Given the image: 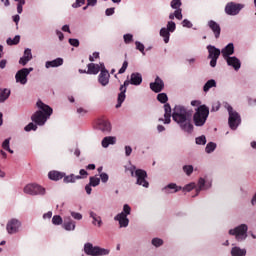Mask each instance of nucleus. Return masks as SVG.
<instances>
[{"label":"nucleus","instance_id":"nucleus-49","mask_svg":"<svg viewBox=\"0 0 256 256\" xmlns=\"http://www.w3.org/2000/svg\"><path fill=\"white\" fill-rule=\"evenodd\" d=\"M127 67H129V62L124 61L122 64V67L118 71L119 75H122V73H125V71H127Z\"/></svg>","mask_w":256,"mask_h":256},{"label":"nucleus","instance_id":"nucleus-30","mask_svg":"<svg viewBox=\"0 0 256 256\" xmlns=\"http://www.w3.org/2000/svg\"><path fill=\"white\" fill-rule=\"evenodd\" d=\"M76 223L73 220H69V221H65L62 224L63 229H65V231H75L76 228Z\"/></svg>","mask_w":256,"mask_h":256},{"label":"nucleus","instance_id":"nucleus-45","mask_svg":"<svg viewBox=\"0 0 256 256\" xmlns=\"http://www.w3.org/2000/svg\"><path fill=\"white\" fill-rule=\"evenodd\" d=\"M135 45H136V49L138 51H140V53H142V55H145V45H143V43H141L139 41H136Z\"/></svg>","mask_w":256,"mask_h":256},{"label":"nucleus","instance_id":"nucleus-27","mask_svg":"<svg viewBox=\"0 0 256 256\" xmlns=\"http://www.w3.org/2000/svg\"><path fill=\"white\" fill-rule=\"evenodd\" d=\"M61 65H63V58H56L45 63L46 69H51V67H61Z\"/></svg>","mask_w":256,"mask_h":256},{"label":"nucleus","instance_id":"nucleus-56","mask_svg":"<svg viewBox=\"0 0 256 256\" xmlns=\"http://www.w3.org/2000/svg\"><path fill=\"white\" fill-rule=\"evenodd\" d=\"M68 41L72 47H79V39L70 38Z\"/></svg>","mask_w":256,"mask_h":256},{"label":"nucleus","instance_id":"nucleus-22","mask_svg":"<svg viewBox=\"0 0 256 256\" xmlns=\"http://www.w3.org/2000/svg\"><path fill=\"white\" fill-rule=\"evenodd\" d=\"M181 189H183V187L177 186V184H175V183H170L167 186H165L162 189V191H164V193H166V195H169V193H177V192L181 191Z\"/></svg>","mask_w":256,"mask_h":256},{"label":"nucleus","instance_id":"nucleus-9","mask_svg":"<svg viewBox=\"0 0 256 256\" xmlns=\"http://www.w3.org/2000/svg\"><path fill=\"white\" fill-rule=\"evenodd\" d=\"M175 29H177V25L173 21H168L166 28L160 29V37H163L164 43H169L171 33H175Z\"/></svg>","mask_w":256,"mask_h":256},{"label":"nucleus","instance_id":"nucleus-61","mask_svg":"<svg viewBox=\"0 0 256 256\" xmlns=\"http://www.w3.org/2000/svg\"><path fill=\"white\" fill-rule=\"evenodd\" d=\"M133 153V148L131 146H125V155L126 157H129Z\"/></svg>","mask_w":256,"mask_h":256},{"label":"nucleus","instance_id":"nucleus-39","mask_svg":"<svg viewBox=\"0 0 256 256\" xmlns=\"http://www.w3.org/2000/svg\"><path fill=\"white\" fill-rule=\"evenodd\" d=\"M196 145H206L207 144V138L205 135L199 136L195 139Z\"/></svg>","mask_w":256,"mask_h":256},{"label":"nucleus","instance_id":"nucleus-2","mask_svg":"<svg viewBox=\"0 0 256 256\" xmlns=\"http://www.w3.org/2000/svg\"><path fill=\"white\" fill-rule=\"evenodd\" d=\"M38 109V111H36L32 116H31V120L33 121V123H35L36 125H39L40 127L45 125V123H47V119H49L51 117V115H53V108H51L49 105L43 103V101L39 100L36 103Z\"/></svg>","mask_w":256,"mask_h":256},{"label":"nucleus","instance_id":"nucleus-4","mask_svg":"<svg viewBox=\"0 0 256 256\" xmlns=\"http://www.w3.org/2000/svg\"><path fill=\"white\" fill-rule=\"evenodd\" d=\"M209 117V107L206 105H201L197 108L193 116L194 125L196 127H203L207 123V118Z\"/></svg>","mask_w":256,"mask_h":256},{"label":"nucleus","instance_id":"nucleus-50","mask_svg":"<svg viewBox=\"0 0 256 256\" xmlns=\"http://www.w3.org/2000/svg\"><path fill=\"white\" fill-rule=\"evenodd\" d=\"M23 57H25V58H27V59H30V61H31V59H33V54L31 53V49L26 48V49L24 50V55H23Z\"/></svg>","mask_w":256,"mask_h":256},{"label":"nucleus","instance_id":"nucleus-36","mask_svg":"<svg viewBox=\"0 0 256 256\" xmlns=\"http://www.w3.org/2000/svg\"><path fill=\"white\" fill-rule=\"evenodd\" d=\"M99 183H101V178H97L95 176L90 177L89 185L91 187H97L99 185Z\"/></svg>","mask_w":256,"mask_h":256},{"label":"nucleus","instance_id":"nucleus-11","mask_svg":"<svg viewBox=\"0 0 256 256\" xmlns=\"http://www.w3.org/2000/svg\"><path fill=\"white\" fill-rule=\"evenodd\" d=\"M33 71V67L30 68H22L17 71L15 75L16 83H20V85H27V77Z\"/></svg>","mask_w":256,"mask_h":256},{"label":"nucleus","instance_id":"nucleus-58","mask_svg":"<svg viewBox=\"0 0 256 256\" xmlns=\"http://www.w3.org/2000/svg\"><path fill=\"white\" fill-rule=\"evenodd\" d=\"M123 37H124V42L126 44H129L130 42L133 41V36L131 34H125Z\"/></svg>","mask_w":256,"mask_h":256},{"label":"nucleus","instance_id":"nucleus-31","mask_svg":"<svg viewBox=\"0 0 256 256\" xmlns=\"http://www.w3.org/2000/svg\"><path fill=\"white\" fill-rule=\"evenodd\" d=\"M213 87H217V82L215 79L208 80L203 86L204 93H208V91L213 89Z\"/></svg>","mask_w":256,"mask_h":256},{"label":"nucleus","instance_id":"nucleus-33","mask_svg":"<svg viewBox=\"0 0 256 256\" xmlns=\"http://www.w3.org/2000/svg\"><path fill=\"white\" fill-rule=\"evenodd\" d=\"M11 95V90L9 89H3L0 92V103H5L9 99V96Z\"/></svg>","mask_w":256,"mask_h":256},{"label":"nucleus","instance_id":"nucleus-20","mask_svg":"<svg viewBox=\"0 0 256 256\" xmlns=\"http://www.w3.org/2000/svg\"><path fill=\"white\" fill-rule=\"evenodd\" d=\"M114 220L119 222L120 227H129V218H127V214L123 212L117 214Z\"/></svg>","mask_w":256,"mask_h":256},{"label":"nucleus","instance_id":"nucleus-12","mask_svg":"<svg viewBox=\"0 0 256 256\" xmlns=\"http://www.w3.org/2000/svg\"><path fill=\"white\" fill-rule=\"evenodd\" d=\"M243 7H245V5L235 3V2H229L225 6V13L226 15L235 17V15H239V13H241V10L243 9Z\"/></svg>","mask_w":256,"mask_h":256},{"label":"nucleus","instance_id":"nucleus-3","mask_svg":"<svg viewBox=\"0 0 256 256\" xmlns=\"http://www.w3.org/2000/svg\"><path fill=\"white\" fill-rule=\"evenodd\" d=\"M143 83V76L139 72H134L130 75V80H126L124 82V85L120 86V93L118 94L116 109H119L121 105H123V102L125 101V93H127V87L129 85H135L139 86Z\"/></svg>","mask_w":256,"mask_h":256},{"label":"nucleus","instance_id":"nucleus-10","mask_svg":"<svg viewBox=\"0 0 256 256\" xmlns=\"http://www.w3.org/2000/svg\"><path fill=\"white\" fill-rule=\"evenodd\" d=\"M208 59L210 61V67H217V59H219L221 55V50L213 45H208Z\"/></svg>","mask_w":256,"mask_h":256},{"label":"nucleus","instance_id":"nucleus-57","mask_svg":"<svg viewBox=\"0 0 256 256\" xmlns=\"http://www.w3.org/2000/svg\"><path fill=\"white\" fill-rule=\"evenodd\" d=\"M100 179L102 181V183H107V181H109V175L105 172L100 174Z\"/></svg>","mask_w":256,"mask_h":256},{"label":"nucleus","instance_id":"nucleus-55","mask_svg":"<svg viewBox=\"0 0 256 256\" xmlns=\"http://www.w3.org/2000/svg\"><path fill=\"white\" fill-rule=\"evenodd\" d=\"M23 5H25V1L18 2L17 4V13H19V15L23 13Z\"/></svg>","mask_w":256,"mask_h":256},{"label":"nucleus","instance_id":"nucleus-41","mask_svg":"<svg viewBox=\"0 0 256 256\" xmlns=\"http://www.w3.org/2000/svg\"><path fill=\"white\" fill-rule=\"evenodd\" d=\"M157 99L160 103H167V101H169V97H167L165 93L158 94Z\"/></svg>","mask_w":256,"mask_h":256},{"label":"nucleus","instance_id":"nucleus-26","mask_svg":"<svg viewBox=\"0 0 256 256\" xmlns=\"http://www.w3.org/2000/svg\"><path fill=\"white\" fill-rule=\"evenodd\" d=\"M117 143V138L113 136H106L102 139V147L107 149L109 145H115Z\"/></svg>","mask_w":256,"mask_h":256},{"label":"nucleus","instance_id":"nucleus-35","mask_svg":"<svg viewBox=\"0 0 256 256\" xmlns=\"http://www.w3.org/2000/svg\"><path fill=\"white\" fill-rule=\"evenodd\" d=\"M21 41V36L16 35L14 38H8L6 40L7 45H19V42Z\"/></svg>","mask_w":256,"mask_h":256},{"label":"nucleus","instance_id":"nucleus-8","mask_svg":"<svg viewBox=\"0 0 256 256\" xmlns=\"http://www.w3.org/2000/svg\"><path fill=\"white\" fill-rule=\"evenodd\" d=\"M132 177H136V184L145 187L146 189L149 188V182L147 181V171L143 169H137L135 172L131 171Z\"/></svg>","mask_w":256,"mask_h":256},{"label":"nucleus","instance_id":"nucleus-19","mask_svg":"<svg viewBox=\"0 0 256 256\" xmlns=\"http://www.w3.org/2000/svg\"><path fill=\"white\" fill-rule=\"evenodd\" d=\"M89 217L94 227H103V219L96 212L89 211Z\"/></svg>","mask_w":256,"mask_h":256},{"label":"nucleus","instance_id":"nucleus-63","mask_svg":"<svg viewBox=\"0 0 256 256\" xmlns=\"http://www.w3.org/2000/svg\"><path fill=\"white\" fill-rule=\"evenodd\" d=\"M97 5V0H87V7H95Z\"/></svg>","mask_w":256,"mask_h":256},{"label":"nucleus","instance_id":"nucleus-29","mask_svg":"<svg viewBox=\"0 0 256 256\" xmlns=\"http://www.w3.org/2000/svg\"><path fill=\"white\" fill-rule=\"evenodd\" d=\"M231 255L232 256H246L247 255V249L241 248L239 246H234L231 249Z\"/></svg>","mask_w":256,"mask_h":256},{"label":"nucleus","instance_id":"nucleus-60","mask_svg":"<svg viewBox=\"0 0 256 256\" xmlns=\"http://www.w3.org/2000/svg\"><path fill=\"white\" fill-rule=\"evenodd\" d=\"M114 14H115V8H108L105 11L106 17H111V15H114Z\"/></svg>","mask_w":256,"mask_h":256},{"label":"nucleus","instance_id":"nucleus-25","mask_svg":"<svg viewBox=\"0 0 256 256\" xmlns=\"http://www.w3.org/2000/svg\"><path fill=\"white\" fill-rule=\"evenodd\" d=\"M164 124L169 125L171 123V105L169 103L164 104Z\"/></svg>","mask_w":256,"mask_h":256},{"label":"nucleus","instance_id":"nucleus-40","mask_svg":"<svg viewBox=\"0 0 256 256\" xmlns=\"http://www.w3.org/2000/svg\"><path fill=\"white\" fill-rule=\"evenodd\" d=\"M9 139H5L4 142L2 143V149H4L5 151H8V153L13 154V150L10 148L9 146Z\"/></svg>","mask_w":256,"mask_h":256},{"label":"nucleus","instance_id":"nucleus-44","mask_svg":"<svg viewBox=\"0 0 256 256\" xmlns=\"http://www.w3.org/2000/svg\"><path fill=\"white\" fill-rule=\"evenodd\" d=\"M175 19H178V21H181L183 19V10L182 9H176L174 12Z\"/></svg>","mask_w":256,"mask_h":256},{"label":"nucleus","instance_id":"nucleus-1","mask_svg":"<svg viewBox=\"0 0 256 256\" xmlns=\"http://www.w3.org/2000/svg\"><path fill=\"white\" fill-rule=\"evenodd\" d=\"M172 119L179 125L180 129L185 133H193V125L191 123V113L184 106L177 105L173 109Z\"/></svg>","mask_w":256,"mask_h":256},{"label":"nucleus","instance_id":"nucleus-48","mask_svg":"<svg viewBox=\"0 0 256 256\" xmlns=\"http://www.w3.org/2000/svg\"><path fill=\"white\" fill-rule=\"evenodd\" d=\"M152 245H154V247H161V245H163V239H160V238L152 239Z\"/></svg>","mask_w":256,"mask_h":256},{"label":"nucleus","instance_id":"nucleus-5","mask_svg":"<svg viewBox=\"0 0 256 256\" xmlns=\"http://www.w3.org/2000/svg\"><path fill=\"white\" fill-rule=\"evenodd\" d=\"M225 108L227 109L229 113V118H228V125L230 129L235 131L239 125H241V115L237 113V111L233 110V107L229 104L225 105Z\"/></svg>","mask_w":256,"mask_h":256},{"label":"nucleus","instance_id":"nucleus-53","mask_svg":"<svg viewBox=\"0 0 256 256\" xmlns=\"http://www.w3.org/2000/svg\"><path fill=\"white\" fill-rule=\"evenodd\" d=\"M182 26L186 27L187 29H191V27H193V23H191V21L184 19L182 21Z\"/></svg>","mask_w":256,"mask_h":256},{"label":"nucleus","instance_id":"nucleus-47","mask_svg":"<svg viewBox=\"0 0 256 256\" xmlns=\"http://www.w3.org/2000/svg\"><path fill=\"white\" fill-rule=\"evenodd\" d=\"M183 171L186 173V175H191L193 173V165H185L183 166Z\"/></svg>","mask_w":256,"mask_h":256},{"label":"nucleus","instance_id":"nucleus-21","mask_svg":"<svg viewBox=\"0 0 256 256\" xmlns=\"http://www.w3.org/2000/svg\"><path fill=\"white\" fill-rule=\"evenodd\" d=\"M222 56L224 59H228V57H231L235 53V46L233 43H229L225 48L221 50Z\"/></svg>","mask_w":256,"mask_h":256},{"label":"nucleus","instance_id":"nucleus-18","mask_svg":"<svg viewBox=\"0 0 256 256\" xmlns=\"http://www.w3.org/2000/svg\"><path fill=\"white\" fill-rule=\"evenodd\" d=\"M225 61L227 65H229V67H233L235 71H239V69H241V60H239V58L232 56L226 58Z\"/></svg>","mask_w":256,"mask_h":256},{"label":"nucleus","instance_id":"nucleus-64","mask_svg":"<svg viewBox=\"0 0 256 256\" xmlns=\"http://www.w3.org/2000/svg\"><path fill=\"white\" fill-rule=\"evenodd\" d=\"M95 59H99V52H94L92 56L89 57V61H95Z\"/></svg>","mask_w":256,"mask_h":256},{"label":"nucleus","instance_id":"nucleus-52","mask_svg":"<svg viewBox=\"0 0 256 256\" xmlns=\"http://www.w3.org/2000/svg\"><path fill=\"white\" fill-rule=\"evenodd\" d=\"M84 3H85V0H76V2L72 4V7L73 9H77L79 7H82Z\"/></svg>","mask_w":256,"mask_h":256},{"label":"nucleus","instance_id":"nucleus-28","mask_svg":"<svg viewBox=\"0 0 256 256\" xmlns=\"http://www.w3.org/2000/svg\"><path fill=\"white\" fill-rule=\"evenodd\" d=\"M48 177L51 179V181H60V179L65 177V173L54 170L48 173Z\"/></svg>","mask_w":256,"mask_h":256},{"label":"nucleus","instance_id":"nucleus-16","mask_svg":"<svg viewBox=\"0 0 256 256\" xmlns=\"http://www.w3.org/2000/svg\"><path fill=\"white\" fill-rule=\"evenodd\" d=\"M208 27L214 34L215 39H219V37H221V26L219 23L215 22V20H210L208 21Z\"/></svg>","mask_w":256,"mask_h":256},{"label":"nucleus","instance_id":"nucleus-37","mask_svg":"<svg viewBox=\"0 0 256 256\" xmlns=\"http://www.w3.org/2000/svg\"><path fill=\"white\" fill-rule=\"evenodd\" d=\"M215 149H217V144H215L214 142H209L206 145L205 151H206V153H213V151H215Z\"/></svg>","mask_w":256,"mask_h":256},{"label":"nucleus","instance_id":"nucleus-14","mask_svg":"<svg viewBox=\"0 0 256 256\" xmlns=\"http://www.w3.org/2000/svg\"><path fill=\"white\" fill-rule=\"evenodd\" d=\"M109 71L107 70V68H105V64L102 63L101 64V72L98 76V81L100 83V85H102V87H106V85H109Z\"/></svg>","mask_w":256,"mask_h":256},{"label":"nucleus","instance_id":"nucleus-46","mask_svg":"<svg viewBox=\"0 0 256 256\" xmlns=\"http://www.w3.org/2000/svg\"><path fill=\"white\" fill-rule=\"evenodd\" d=\"M71 217H73L76 221H81V219H83V214L79 213V212H74L71 211L70 212Z\"/></svg>","mask_w":256,"mask_h":256},{"label":"nucleus","instance_id":"nucleus-24","mask_svg":"<svg viewBox=\"0 0 256 256\" xmlns=\"http://www.w3.org/2000/svg\"><path fill=\"white\" fill-rule=\"evenodd\" d=\"M98 129L102 131V133H110L111 123L107 120H100L98 123Z\"/></svg>","mask_w":256,"mask_h":256},{"label":"nucleus","instance_id":"nucleus-59","mask_svg":"<svg viewBox=\"0 0 256 256\" xmlns=\"http://www.w3.org/2000/svg\"><path fill=\"white\" fill-rule=\"evenodd\" d=\"M195 188V184L194 183H190L188 185H186L184 188H182L183 191H193V189Z\"/></svg>","mask_w":256,"mask_h":256},{"label":"nucleus","instance_id":"nucleus-54","mask_svg":"<svg viewBox=\"0 0 256 256\" xmlns=\"http://www.w3.org/2000/svg\"><path fill=\"white\" fill-rule=\"evenodd\" d=\"M29 61H31L29 58H25V56H22L19 59V64L22 65L23 67H25V65H27V63H29Z\"/></svg>","mask_w":256,"mask_h":256},{"label":"nucleus","instance_id":"nucleus-38","mask_svg":"<svg viewBox=\"0 0 256 256\" xmlns=\"http://www.w3.org/2000/svg\"><path fill=\"white\" fill-rule=\"evenodd\" d=\"M53 225H63V218L59 215H54L52 217Z\"/></svg>","mask_w":256,"mask_h":256},{"label":"nucleus","instance_id":"nucleus-62","mask_svg":"<svg viewBox=\"0 0 256 256\" xmlns=\"http://www.w3.org/2000/svg\"><path fill=\"white\" fill-rule=\"evenodd\" d=\"M79 173H80L79 177H81V179H85L87 178V175H89V173H87V170L85 169H81Z\"/></svg>","mask_w":256,"mask_h":256},{"label":"nucleus","instance_id":"nucleus-34","mask_svg":"<svg viewBox=\"0 0 256 256\" xmlns=\"http://www.w3.org/2000/svg\"><path fill=\"white\" fill-rule=\"evenodd\" d=\"M81 179V176L77 175L75 176V174H70L68 176H64V183H75L76 180Z\"/></svg>","mask_w":256,"mask_h":256},{"label":"nucleus","instance_id":"nucleus-32","mask_svg":"<svg viewBox=\"0 0 256 256\" xmlns=\"http://www.w3.org/2000/svg\"><path fill=\"white\" fill-rule=\"evenodd\" d=\"M209 187H211L210 182H205V179L203 178L199 179L197 191H205V189H209Z\"/></svg>","mask_w":256,"mask_h":256},{"label":"nucleus","instance_id":"nucleus-13","mask_svg":"<svg viewBox=\"0 0 256 256\" xmlns=\"http://www.w3.org/2000/svg\"><path fill=\"white\" fill-rule=\"evenodd\" d=\"M24 193L26 195H45V188L38 184H27L24 187Z\"/></svg>","mask_w":256,"mask_h":256},{"label":"nucleus","instance_id":"nucleus-17","mask_svg":"<svg viewBox=\"0 0 256 256\" xmlns=\"http://www.w3.org/2000/svg\"><path fill=\"white\" fill-rule=\"evenodd\" d=\"M164 87L165 83H163L159 76L156 77L155 82L150 83V89L154 91V93H161Z\"/></svg>","mask_w":256,"mask_h":256},{"label":"nucleus","instance_id":"nucleus-6","mask_svg":"<svg viewBox=\"0 0 256 256\" xmlns=\"http://www.w3.org/2000/svg\"><path fill=\"white\" fill-rule=\"evenodd\" d=\"M84 253L89 256H105L111 253V250L101 248L99 246H93L91 243L84 244Z\"/></svg>","mask_w":256,"mask_h":256},{"label":"nucleus","instance_id":"nucleus-43","mask_svg":"<svg viewBox=\"0 0 256 256\" xmlns=\"http://www.w3.org/2000/svg\"><path fill=\"white\" fill-rule=\"evenodd\" d=\"M25 131L29 132V131H37V124L30 122L28 125L25 126L24 128Z\"/></svg>","mask_w":256,"mask_h":256},{"label":"nucleus","instance_id":"nucleus-23","mask_svg":"<svg viewBox=\"0 0 256 256\" xmlns=\"http://www.w3.org/2000/svg\"><path fill=\"white\" fill-rule=\"evenodd\" d=\"M101 64H95V63H90L87 65L88 70H87V74L88 75H97L99 73V71L101 72Z\"/></svg>","mask_w":256,"mask_h":256},{"label":"nucleus","instance_id":"nucleus-15","mask_svg":"<svg viewBox=\"0 0 256 256\" xmlns=\"http://www.w3.org/2000/svg\"><path fill=\"white\" fill-rule=\"evenodd\" d=\"M20 227L21 222L17 219H12L7 223L6 229L9 235H15V233H19Z\"/></svg>","mask_w":256,"mask_h":256},{"label":"nucleus","instance_id":"nucleus-51","mask_svg":"<svg viewBox=\"0 0 256 256\" xmlns=\"http://www.w3.org/2000/svg\"><path fill=\"white\" fill-rule=\"evenodd\" d=\"M122 213H124V215H126V217H127V215H131V207L128 204H125L123 206Z\"/></svg>","mask_w":256,"mask_h":256},{"label":"nucleus","instance_id":"nucleus-42","mask_svg":"<svg viewBox=\"0 0 256 256\" xmlns=\"http://www.w3.org/2000/svg\"><path fill=\"white\" fill-rule=\"evenodd\" d=\"M172 9H181V5H183V3H181V0H172L170 3Z\"/></svg>","mask_w":256,"mask_h":256},{"label":"nucleus","instance_id":"nucleus-7","mask_svg":"<svg viewBox=\"0 0 256 256\" xmlns=\"http://www.w3.org/2000/svg\"><path fill=\"white\" fill-rule=\"evenodd\" d=\"M249 227L247 224H241L234 229L229 230V235H233L236 241H245L247 239V231Z\"/></svg>","mask_w":256,"mask_h":256}]
</instances>
